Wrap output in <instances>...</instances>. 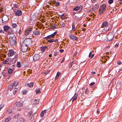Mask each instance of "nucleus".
<instances>
[{"mask_svg":"<svg viewBox=\"0 0 122 122\" xmlns=\"http://www.w3.org/2000/svg\"><path fill=\"white\" fill-rule=\"evenodd\" d=\"M106 6L105 4H103L100 6L99 9V13L100 15H101L103 14L106 10Z\"/></svg>","mask_w":122,"mask_h":122,"instance_id":"f257e3e1","label":"nucleus"},{"mask_svg":"<svg viewBox=\"0 0 122 122\" xmlns=\"http://www.w3.org/2000/svg\"><path fill=\"white\" fill-rule=\"evenodd\" d=\"M32 41L31 39H27L25 40L23 43L30 48L32 45Z\"/></svg>","mask_w":122,"mask_h":122,"instance_id":"f03ea898","label":"nucleus"},{"mask_svg":"<svg viewBox=\"0 0 122 122\" xmlns=\"http://www.w3.org/2000/svg\"><path fill=\"white\" fill-rule=\"evenodd\" d=\"M30 49V48H29V47H28L27 46L22 43L21 46V50L22 52H25L28 49L29 50Z\"/></svg>","mask_w":122,"mask_h":122,"instance_id":"7ed1b4c3","label":"nucleus"},{"mask_svg":"<svg viewBox=\"0 0 122 122\" xmlns=\"http://www.w3.org/2000/svg\"><path fill=\"white\" fill-rule=\"evenodd\" d=\"M114 35L112 33H109L107 36V38L108 41H111L112 40L113 38Z\"/></svg>","mask_w":122,"mask_h":122,"instance_id":"20e7f679","label":"nucleus"},{"mask_svg":"<svg viewBox=\"0 0 122 122\" xmlns=\"http://www.w3.org/2000/svg\"><path fill=\"white\" fill-rule=\"evenodd\" d=\"M14 39H9V41L10 42V43L11 45L13 46L15 45L16 44V38H14Z\"/></svg>","mask_w":122,"mask_h":122,"instance_id":"39448f33","label":"nucleus"},{"mask_svg":"<svg viewBox=\"0 0 122 122\" xmlns=\"http://www.w3.org/2000/svg\"><path fill=\"white\" fill-rule=\"evenodd\" d=\"M56 33L57 32H55L52 35H50L46 37H45V39L46 40H47L48 39H50L52 38H53L56 35Z\"/></svg>","mask_w":122,"mask_h":122,"instance_id":"423d86ee","label":"nucleus"},{"mask_svg":"<svg viewBox=\"0 0 122 122\" xmlns=\"http://www.w3.org/2000/svg\"><path fill=\"white\" fill-rule=\"evenodd\" d=\"M69 37L74 41V40L77 41L78 39L77 37L75 36L74 35L72 34L69 35Z\"/></svg>","mask_w":122,"mask_h":122,"instance_id":"0eeeda50","label":"nucleus"},{"mask_svg":"<svg viewBox=\"0 0 122 122\" xmlns=\"http://www.w3.org/2000/svg\"><path fill=\"white\" fill-rule=\"evenodd\" d=\"M40 56L38 54H35L33 56V60L36 61L40 59Z\"/></svg>","mask_w":122,"mask_h":122,"instance_id":"6e6552de","label":"nucleus"},{"mask_svg":"<svg viewBox=\"0 0 122 122\" xmlns=\"http://www.w3.org/2000/svg\"><path fill=\"white\" fill-rule=\"evenodd\" d=\"M9 18L8 17L6 16H3L2 18V23H5L7 22Z\"/></svg>","mask_w":122,"mask_h":122,"instance_id":"1a4fd4ad","label":"nucleus"},{"mask_svg":"<svg viewBox=\"0 0 122 122\" xmlns=\"http://www.w3.org/2000/svg\"><path fill=\"white\" fill-rule=\"evenodd\" d=\"M99 5L98 4H96L95 5H93L92 9V11H94L95 10H97L99 7Z\"/></svg>","mask_w":122,"mask_h":122,"instance_id":"9d476101","label":"nucleus"},{"mask_svg":"<svg viewBox=\"0 0 122 122\" xmlns=\"http://www.w3.org/2000/svg\"><path fill=\"white\" fill-rule=\"evenodd\" d=\"M82 7L80 5L79 6H77L75 7L73 9V10L75 11H78L79 10H81Z\"/></svg>","mask_w":122,"mask_h":122,"instance_id":"9b49d317","label":"nucleus"},{"mask_svg":"<svg viewBox=\"0 0 122 122\" xmlns=\"http://www.w3.org/2000/svg\"><path fill=\"white\" fill-rule=\"evenodd\" d=\"M3 64H6V66L9 67V66L8 65V58H6L5 60L3 62Z\"/></svg>","mask_w":122,"mask_h":122,"instance_id":"f8f14e48","label":"nucleus"},{"mask_svg":"<svg viewBox=\"0 0 122 122\" xmlns=\"http://www.w3.org/2000/svg\"><path fill=\"white\" fill-rule=\"evenodd\" d=\"M78 96V95L76 93H75L74 96L71 99V100H72V102H73L75 100H76L77 99V97Z\"/></svg>","mask_w":122,"mask_h":122,"instance_id":"ddd939ff","label":"nucleus"},{"mask_svg":"<svg viewBox=\"0 0 122 122\" xmlns=\"http://www.w3.org/2000/svg\"><path fill=\"white\" fill-rule=\"evenodd\" d=\"M22 13V12L20 10H19L17 11L15 13V15L17 16H19Z\"/></svg>","mask_w":122,"mask_h":122,"instance_id":"4468645a","label":"nucleus"},{"mask_svg":"<svg viewBox=\"0 0 122 122\" xmlns=\"http://www.w3.org/2000/svg\"><path fill=\"white\" fill-rule=\"evenodd\" d=\"M9 39H14V38H16L15 37L14 35V34L13 33L12 34L9 35Z\"/></svg>","mask_w":122,"mask_h":122,"instance_id":"2eb2a0df","label":"nucleus"},{"mask_svg":"<svg viewBox=\"0 0 122 122\" xmlns=\"http://www.w3.org/2000/svg\"><path fill=\"white\" fill-rule=\"evenodd\" d=\"M7 32L8 35L13 33V29L11 28H10Z\"/></svg>","mask_w":122,"mask_h":122,"instance_id":"dca6fc26","label":"nucleus"},{"mask_svg":"<svg viewBox=\"0 0 122 122\" xmlns=\"http://www.w3.org/2000/svg\"><path fill=\"white\" fill-rule=\"evenodd\" d=\"M9 53L10 54V56H13L15 52H14V51L12 50H9Z\"/></svg>","mask_w":122,"mask_h":122,"instance_id":"f3484780","label":"nucleus"},{"mask_svg":"<svg viewBox=\"0 0 122 122\" xmlns=\"http://www.w3.org/2000/svg\"><path fill=\"white\" fill-rule=\"evenodd\" d=\"M16 106L18 107H22L23 106L22 104L19 102H17L15 103Z\"/></svg>","mask_w":122,"mask_h":122,"instance_id":"a211bd4d","label":"nucleus"},{"mask_svg":"<svg viewBox=\"0 0 122 122\" xmlns=\"http://www.w3.org/2000/svg\"><path fill=\"white\" fill-rule=\"evenodd\" d=\"M30 28L26 30L25 33V35L26 36L28 35L29 34V33L32 30Z\"/></svg>","mask_w":122,"mask_h":122,"instance_id":"6ab92c4d","label":"nucleus"},{"mask_svg":"<svg viewBox=\"0 0 122 122\" xmlns=\"http://www.w3.org/2000/svg\"><path fill=\"white\" fill-rule=\"evenodd\" d=\"M25 84L29 87H32L33 86L34 83L33 82H31L29 83H26Z\"/></svg>","mask_w":122,"mask_h":122,"instance_id":"aec40b11","label":"nucleus"},{"mask_svg":"<svg viewBox=\"0 0 122 122\" xmlns=\"http://www.w3.org/2000/svg\"><path fill=\"white\" fill-rule=\"evenodd\" d=\"M19 84V82L18 81H15L12 84L14 86H16L18 85Z\"/></svg>","mask_w":122,"mask_h":122,"instance_id":"412c9836","label":"nucleus"},{"mask_svg":"<svg viewBox=\"0 0 122 122\" xmlns=\"http://www.w3.org/2000/svg\"><path fill=\"white\" fill-rule=\"evenodd\" d=\"M9 28V27L7 25H5L3 27L5 31L8 30Z\"/></svg>","mask_w":122,"mask_h":122,"instance_id":"4be33fe9","label":"nucleus"},{"mask_svg":"<svg viewBox=\"0 0 122 122\" xmlns=\"http://www.w3.org/2000/svg\"><path fill=\"white\" fill-rule=\"evenodd\" d=\"M8 65H11L13 63L12 62V61L11 60V58H8Z\"/></svg>","mask_w":122,"mask_h":122,"instance_id":"5701e85b","label":"nucleus"},{"mask_svg":"<svg viewBox=\"0 0 122 122\" xmlns=\"http://www.w3.org/2000/svg\"><path fill=\"white\" fill-rule=\"evenodd\" d=\"M13 71L12 69L10 68L8 70V73L9 74H11L13 73Z\"/></svg>","mask_w":122,"mask_h":122,"instance_id":"b1692460","label":"nucleus"},{"mask_svg":"<svg viewBox=\"0 0 122 122\" xmlns=\"http://www.w3.org/2000/svg\"><path fill=\"white\" fill-rule=\"evenodd\" d=\"M61 73L60 72H57L56 76V78H55V79H57L59 77V76L61 75Z\"/></svg>","mask_w":122,"mask_h":122,"instance_id":"393cba45","label":"nucleus"},{"mask_svg":"<svg viewBox=\"0 0 122 122\" xmlns=\"http://www.w3.org/2000/svg\"><path fill=\"white\" fill-rule=\"evenodd\" d=\"M34 104V105L37 104L39 103V100L38 99H35L33 100Z\"/></svg>","mask_w":122,"mask_h":122,"instance_id":"a878e982","label":"nucleus"},{"mask_svg":"<svg viewBox=\"0 0 122 122\" xmlns=\"http://www.w3.org/2000/svg\"><path fill=\"white\" fill-rule=\"evenodd\" d=\"M33 33L35 35H38L39 34V31L34 30L33 31Z\"/></svg>","mask_w":122,"mask_h":122,"instance_id":"bb28decb","label":"nucleus"},{"mask_svg":"<svg viewBox=\"0 0 122 122\" xmlns=\"http://www.w3.org/2000/svg\"><path fill=\"white\" fill-rule=\"evenodd\" d=\"M33 113V111L32 110L28 113V117H30L31 116Z\"/></svg>","mask_w":122,"mask_h":122,"instance_id":"cd10ccee","label":"nucleus"},{"mask_svg":"<svg viewBox=\"0 0 122 122\" xmlns=\"http://www.w3.org/2000/svg\"><path fill=\"white\" fill-rule=\"evenodd\" d=\"M13 86L12 83L10 84L8 86V90L12 88L13 87Z\"/></svg>","mask_w":122,"mask_h":122,"instance_id":"c85d7f7f","label":"nucleus"},{"mask_svg":"<svg viewBox=\"0 0 122 122\" xmlns=\"http://www.w3.org/2000/svg\"><path fill=\"white\" fill-rule=\"evenodd\" d=\"M107 24L108 23L106 21H105L103 23L102 25L103 26H105L107 25Z\"/></svg>","mask_w":122,"mask_h":122,"instance_id":"c756f323","label":"nucleus"},{"mask_svg":"<svg viewBox=\"0 0 122 122\" xmlns=\"http://www.w3.org/2000/svg\"><path fill=\"white\" fill-rule=\"evenodd\" d=\"M12 27L13 28H15L16 27L17 25L15 23H13L12 25Z\"/></svg>","mask_w":122,"mask_h":122,"instance_id":"7c9ffc66","label":"nucleus"},{"mask_svg":"<svg viewBox=\"0 0 122 122\" xmlns=\"http://www.w3.org/2000/svg\"><path fill=\"white\" fill-rule=\"evenodd\" d=\"M47 47L46 46H44L41 48V50L42 51H45V50L47 48Z\"/></svg>","mask_w":122,"mask_h":122,"instance_id":"2f4dec72","label":"nucleus"},{"mask_svg":"<svg viewBox=\"0 0 122 122\" xmlns=\"http://www.w3.org/2000/svg\"><path fill=\"white\" fill-rule=\"evenodd\" d=\"M17 66L19 68L21 67L20 63V62L18 61L17 62Z\"/></svg>","mask_w":122,"mask_h":122,"instance_id":"473e14b6","label":"nucleus"},{"mask_svg":"<svg viewBox=\"0 0 122 122\" xmlns=\"http://www.w3.org/2000/svg\"><path fill=\"white\" fill-rule=\"evenodd\" d=\"M85 93L86 95H88L89 94V90L87 88H86V89L85 91Z\"/></svg>","mask_w":122,"mask_h":122,"instance_id":"72a5a7b5","label":"nucleus"},{"mask_svg":"<svg viewBox=\"0 0 122 122\" xmlns=\"http://www.w3.org/2000/svg\"><path fill=\"white\" fill-rule=\"evenodd\" d=\"M56 1H54V3L56 6H58L59 5V4L58 2H56Z\"/></svg>","mask_w":122,"mask_h":122,"instance_id":"f704fd0d","label":"nucleus"},{"mask_svg":"<svg viewBox=\"0 0 122 122\" xmlns=\"http://www.w3.org/2000/svg\"><path fill=\"white\" fill-rule=\"evenodd\" d=\"M11 119V118L10 117L7 118L5 119V122H8Z\"/></svg>","mask_w":122,"mask_h":122,"instance_id":"c9c22d12","label":"nucleus"},{"mask_svg":"<svg viewBox=\"0 0 122 122\" xmlns=\"http://www.w3.org/2000/svg\"><path fill=\"white\" fill-rule=\"evenodd\" d=\"M36 92L37 94H38L41 92L40 91V90L39 89H37L36 90Z\"/></svg>","mask_w":122,"mask_h":122,"instance_id":"e433bc0d","label":"nucleus"},{"mask_svg":"<svg viewBox=\"0 0 122 122\" xmlns=\"http://www.w3.org/2000/svg\"><path fill=\"white\" fill-rule=\"evenodd\" d=\"M74 61L70 62L69 64V67L70 68L72 66V63Z\"/></svg>","mask_w":122,"mask_h":122,"instance_id":"4c0bfd02","label":"nucleus"},{"mask_svg":"<svg viewBox=\"0 0 122 122\" xmlns=\"http://www.w3.org/2000/svg\"><path fill=\"white\" fill-rule=\"evenodd\" d=\"M17 88H15L14 91H13V92L14 94L16 92H17Z\"/></svg>","mask_w":122,"mask_h":122,"instance_id":"58836bf2","label":"nucleus"},{"mask_svg":"<svg viewBox=\"0 0 122 122\" xmlns=\"http://www.w3.org/2000/svg\"><path fill=\"white\" fill-rule=\"evenodd\" d=\"M20 120L21 122H23L25 121L24 119L23 118H20Z\"/></svg>","mask_w":122,"mask_h":122,"instance_id":"ea45409f","label":"nucleus"},{"mask_svg":"<svg viewBox=\"0 0 122 122\" xmlns=\"http://www.w3.org/2000/svg\"><path fill=\"white\" fill-rule=\"evenodd\" d=\"M54 41V40L53 39H51L49 40L48 41V42L49 43H51Z\"/></svg>","mask_w":122,"mask_h":122,"instance_id":"a19ab883","label":"nucleus"},{"mask_svg":"<svg viewBox=\"0 0 122 122\" xmlns=\"http://www.w3.org/2000/svg\"><path fill=\"white\" fill-rule=\"evenodd\" d=\"M72 30L73 31H74L75 30V25L74 24H72Z\"/></svg>","mask_w":122,"mask_h":122,"instance_id":"79ce46f5","label":"nucleus"},{"mask_svg":"<svg viewBox=\"0 0 122 122\" xmlns=\"http://www.w3.org/2000/svg\"><path fill=\"white\" fill-rule=\"evenodd\" d=\"M55 25V24H52V27H53L52 28V29H55L56 28V26H55V25Z\"/></svg>","mask_w":122,"mask_h":122,"instance_id":"37998d69","label":"nucleus"},{"mask_svg":"<svg viewBox=\"0 0 122 122\" xmlns=\"http://www.w3.org/2000/svg\"><path fill=\"white\" fill-rule=\"evenodd\" d=\"M108 2L109 4H111L113 2V0H109Z\"/></svg>","mask_w":122,"mask_h":122,"instance_id":"c03bdc74","label":"nucleus"},{"mask_svg":"<svg viewBox=\"0 0 122 122\" xmlns=\"http://www.w3.org/2000/svg\"><path fill=\"white\" fill-rule=\"evenodd\" d=\"M64 15V14H63L61 15V18L62 19V20H63L64 19V18L63 17Z\"/></svg>","mask_w":122,"mask_h":122,"instance_id":"a18cd8bd","label":"nucleus"},{"mask_svg":"<svg viewBox=\"0 0 122 122\" xmlns=\"http://www.w3.org/2000/svg\"><path fill=\"white\" fill-rule=\"evenodd\" d=\"M46 110L43 111H42L41 112H42L43 113H44V114L46 112Z\"/></svg>","mask_w":122,"mask_h":122,"instance_id":"49530a36","label":"nucleus"},{"mask_svg":"<svg viewBox=\"0 0 122 122\" xmlns=\"http://www.w3.org/2000/svg\"><path fill=\"white\" fill-rule=\"evenodd\" d=\"M95 82L92 83L90 84V85L91 86H93L95 84Z\"/></svg>","mask_w":122,"mask_h":122,"instance_id":"de8ad7c7","label":"nucleus"},{"mask_svg":"<svg viewBox=\"0 0 122 122\" xmlns=\"http://www.w3.org/2000/svg\"><path fill=\"white\" fill-rule=\"evenodd\" d=\"M122 62L120 61H118L117 62V64H118L120 65L122 64Z\"/></svg>","mask_w":122,"mask_h":122,"instance_id":"09e8293b","label":"nucleus"},{"mask_svg":"<svg viewBox=\"0 0 122 122\" xmlns=\"http://www.w3.org/2000/svg\"><path fill=\"white\" fill-rule=\"evenodd\" d=\"M44 114L41 112L40 114V116L41 117H43L44 116Z\"/></svg>","mask_w":122,"mask_h":122,"instance_id":"8fccbe9b","label":"nucleus"},{"mask_svg":"<svg viewBox=\"0 0 122 122\" xmlns=\"http://www.w3.org/2000/svg\"><path fill=\"white\" fill-rule=\"evenodd\" d=\"M59 51L61 53L62 52L64 51V50L63 49H60L59 50Z\"/></svg>","mask_w":122,"mask_h":122,"instance_id":"3c124183","label":"nucleus"},{"mask_svg":"<svg viewBox=\"0 0 122 122\" xmlns=\"http://www.w3.org/2000/svg\"><path fill=\"white\" fill-rule=\"evenodd\" d=\"M92 52H90V53L89 55V57H91V56H92Z\"/></svg>","mask_w":122,"mask_h":122,"instance_id":"603ef678","label":"nucleus"},{"mask_svg":"<svg viewBox=\"0 0 122 122\" xmlns=\"http://www.w3.org/2000/svg\"><path fill=\"white\" fill-rule=\"evenodd\" d=\"M118 45H119L117 43H116L115 45V46L116 47H118Z\"/></svg>","mask_w":122,"mask_h":122,"instance_id":"864d4df0","label":"nucleus"},{"mask_svg":"<svg viewBox=\"0 0 122 122\" xmlns=\"http://www.w3.org/2000/svg\"><path fill=\"white\" fill-rule=\"evenodd\" d=\"M65 59L64 57L63 58V59L61 61V63H62L64 61Z\"/></svg>","mask_w":122,"mask_h":122,"instance_id":"5fc2aeb1","label":"nucleus"},{"mask_svg":"<svg viewBox=\"0 0 122 122\" xmlns=\"http://www.w3.org/2000/svg\"><path fill=\"white\" fill-rule=\"evenodd\" d=\"M97 114H99L100 112V111L99 109H98L97 111Z\"/></svg>","mask_w":122,"mask_h":122,"instance_id":"6e6d98bb","label":"nucleus"},{"mask_svg":"<svg viewBox=\"0 0 122 122\" xmlns=\"http://www.w3.org/2000/svg\"><path fill=\"white\" fill-rule=\"evenodd\" d=\"M54 41L55 42H58V40L57 39H55L54 40Z\"/></svg>","mask_w":122,"mask_h":122,"instance_id":"4d7b16f0","label":"nucleus"},{"mask_svg":"<svg viewBox=\"0 0 122 122\" xmlns=\"http://www.w3.org/2000/svg\"><path fill=\"white\" fill-rule=\"evenodd\" d=\"M82 31H86L85 29L84 28H82Z\"/></svg>","mask_w":122,"mask_h":122,"instance_id":"13d9d810","label":"nucleus"},{"mask_svg":"<svg viewBox=\"0 0 122 122\" xmlns=\"http://www.w3.org/2000/svg\"><path fill=\"white\" fill-rule=\"evenodd\" d=\"M54 55L55 56H56L57 55V53L56 52H55L54 53Z\"/></svg>","mask_w":122,"mask_h":122,"instance_id":"bf43d9fd","label":"nucleus"},{"mask_svg":"<svg viewBox=\"0 0 122 122\" xmlns=\"http://www.w3.org/2000/svg\"><path fill=\"white\" fill-rule=\"evenodd\" d=\"M18 33L19 34H21V30H19Z\"/></svg>","mask_w":122,"mask_h":122,"instance_id":"052dcab7","label":"nucleus"},{"mask_svg":"<svg viewBox=\"0 0 122 122\" xmlns=\"http://www.w3.org/2000/svg\"><path fill=\"white\" fill-rule=\"evenodd\" d=\"M117 10V8H116L115 7V8H114L113 9V10H114L115 11H116Z\"/></svg>","mask_w":122,"mask_h":122,"instance_id":"680f3d73","label":"nucleus"},{"mask_svg":"<svg viewBox=\"0 0 122 122\" xmlns=\"http://www.w3.org/2000/svg\"><path fill=\"white\" fill-rule=\"evenodd\" d=\"M94 56V55L93 54L92 55V56H91V57H90V58H92Z\"/></svg>","mask_w":122,"mask_h":122,"instance_id":"e2e57ef3","label":"nucleus"},{"mask_svg":"<svg viewBox=\"0 0 122 122\" xmlns=\"http://www.w3.org/2000/svg\"><path fill=\"white\" fill-rule=\"evenodd\" d=\"M91 73L92 74H94L95 73V72L93 71H92Z\"/></svg>","mask_w":122,"mask_h":122,"instance_id":"0e129e2a","label":"nucleus"},{"mask_svg":"<svg viewBox=\"0 0 122 122\" xmlns=\"http://www.w3.org/2000/svg\"><path fill=\"white\" fill-rule=\"evenodd\" d=\"M120 84H117V86H116V87H118V86H120Z\"/></svg>","mask_w":122,"mask_h":122,"instance_id":"69168bd1","label":"nucleus"},{"mask_svg":"<svg viewBox=\"0 0 122 122\" xmlns=\"http://www.w3.org/2000/svg\"><path fill=\"white\" fill-rule=\"evenodd\" d=\"M18 57V56L17 55H16L15 56V58L16 59H17Z\"/></svg>","mask_w":122,"mask_h":122,"instance_id":"338daca9","label":"nucleus"},{"mask_svg":"<svg viewBox=\"0 0 122 122\" xmlns=\"http://www.w3.org/2000/svg\"><path fill=\"white\" fill-rule=\"evenodd\" d=\"M120 4H122V0H120Z\"/></svg>","mask_w":122,"mask_h":122,"instance_id":"774afa93","label":"nucleus"}]
</instances>
